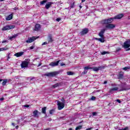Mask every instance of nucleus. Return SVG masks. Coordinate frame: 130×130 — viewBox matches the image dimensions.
I'll return each instance as SVG.
<instances>
[{
	"mask_svg": "<svg viewBox=\"0 0 130 130\" xmlns=\"http://www.w3.org/2000/svg\"><path fill=\"white\" fill-rule=\"evenodd\" d=\"M92 69H93V68L89 67V66H87L84 68V70L85 71H88V70H92Z\"/></svg>",
	"mask_w": 130,
	"mask_h": 130,
	"instance_id": "24",
	"label": "nucleus"
},
{
	"mask_svg": "<svg viewBox=\"0 0 130 130\" xmlns=\"http://www.w3.org/2000/svg\"><path fill=\"white\" fill-rule=\"evenodd\" d=\"M61 101H62V103H64L65 102V100H64V98H62L61 99Z\"/></svg>",
	"mask_w": 130,
	"mask_h": 130,
	"instance_id": "42",
	"label": "nucleus"
},
{
	"mask_svg": "<svg viewBox=\"0 0 130 130\" xmlns=\"http://www.w3.org/2000/svg\"><path fill=\"white\" fill-rule=\"evenodd\" d=\"M106 28H107L108 29H113L114 28H115V25L113 24H108L106 25Z\"/></svg>",
	"mask_w": 130,
	"mask_h": 130,
	"instance_id": "10",
	"label": "nucleus"
},
{
	"mask_svg": "<svg viewBox=\"0 0 130 130\" xmlns=\"http://www.w3.org/2000/svg\"><path fill=\"white\" fill-rule=\"evenodd\" d=\"M67 75L68 76H73V75H75V73L72 72L71 71H68V72H67Z\"/></svg>",
	"mask_w": 130,
	"mask_h": 130,
	"instance_id": "25",
	"label": "nucleus"
},
{
	"mask_svg": "<svg viewBox=\"0 0 130 130\" xmlns=\"http://www.w3.org/2000/svg\"><path fill=\"white\" fill-rule=\"evenodd\" d=\"M104 84H107V81H104Z\"/></svg>",
	"mask_w": 130,
	"mask_h": 130,
	"instance_id": "58",
	"label": "nucleus"
},
{
	"mask_svg": "<svg viewBox=\"0 0 130 130\" xmlns=\"http://www.w3.org/2000/svg\"><path fill=\"white\" fill-rule=\"evenodd\" d=\"M92 129V127H90V128H86V130H90V129Z\"/></svg>",
	"mask_w": 130,
	"mask_h": 130,
	"instance_id": "54",
	"label": "nucleus"
},
{
	"mask_svg": "<svg viewBox=\"0 0 130 130\" xmlns=\"http://www.w3.org/2000/svg\"><path fill=\"white\" fill-rule=\"evenodd\" d=\"M23 54H24V52H18L14 54V56H16V57H20V56H22Z\"/></svg>",
	"mask_w": 130,
	"mask_h": 130,
	"instance_id": "12",
	"label": "nucleus"
},
{
	"mask_svg": "<svg viewBox=\"0 0 130 130\" xmlns=\"http://www.w3.org/2000/svg\"><path fill=\"white\" fill-rule=\"evenodd\" d=\"M38 38H39V37H29L27 40L26 41V43H32V42H34Z\"/></svg>",
	"mask_w": 130,
	"mask_h": 130,
	"instance_id": "2",
	"label": "nucleus"
},
{
	"mask_svg": "<svg viewBox=\"0 0 130 130\" xmlns=\"http://www.w3.org/2000/svg\"><path fill=\"white\" fill-rule=\"evenodd\" d=\"M60 85H61L60 83H55L54 85H52V87L53 88H56V87H58V86H59Z\"/></svg>",
	"mask_w": 130,
	"mask_h": 130,
	"instance_id": "23",
	"label": "nucleus"
},
{
	"mask_svg": "<svg viewBox=\"0 0 130 130\" xmlns=\"http://www.w3.org/2000/svg\"><path fill=\"white\" fill-rule=\"evenodd\" d=\"M40 66H41V63H39V64L38 65V67H40Z\"/></svg>",
	"mask_w": 130,
	"mask_h": 130,
	"instance_id": "61",
	"label": "nucleus"
},
{
	"mask_svg": "<svg viewBox=\"0 0 130 130\" xmlns=\"http://www.w3.org/2000/svg\"><path fill=\"white\" fill-rule=\"evenodd\" d=\"M46 3H47V0H44L43 1H41L40 2V5H44V4H45Z\"/></svg>",
	"mask_w": 130,
	"mask_h": 130,
	"instance_id": "30",
	"label": "nucleus"
},
{
	"mask_svg": "<svg viewBox=\"0 0 130 130\" xmlns=\"http://www.w3.org/2000/svg\"><path fill=\"white\" fill-rule=\"evenodd\" d=\"M29 63L27 61H24L21 64V69H24V68H27L28 67Z\"/></svg>",
	"mask_w": 130,
	"mask_h": 130,
	"instance_id": "7",
	"label": "nucleus"
},
{
	"mask_svg": "<svg viewBox=\"0 0 130 130\" xmlns=\"http://www.w3.org/2000/svg\"><path fill=\"white\" fill-rule=\"evenodd\" d=\"M53 112H54V110H51L49 111V113L50 114H53Z\"/></svg>",
	"mask_w": 130,
	"mask_h": 130,
	"instance_id": "38",
	"label": "nucleus"
},
{
	"mask_svg": "<svg viewBox=\"0 0 130 130\" xmlns=\"http://www.w3.org/2000/svg\"><path fill=\"white\" fill-rule=\"evenodd\" d=\"M46 44H47V42H45L42 44V45H46Z\"/></svg>",
	"mask_w": 130,
	"mask_h": 130,
	"instance_id": "47",
	"label": "nucleus"
},
{
	"mask_svg": "<svg viewBox=\"0 0 130 130\" xmlns=\"http://www.w3.org/2000/svg\"><path fill=\"white\" fill-rule=\"evenodd\" d=\"M56 20L57 21V22H59V21H60V18H56Z\"/></svg>",
	"mask_w": 130,
	"mask_h": 130,
	"instance_id": "48",
	"label": "nucleus"
},
{
	"mask_svg": "<svg viewBox=\"0 0 130 130\" xmlns=\"http://www.w3.org/2000/svg\"><path fill=\"white\" fill-rule=\"evenodd\" d=\"M84 2H86V0H82V3H84Z\"/></svg>",
	"mask_w": 130,
	"mask_h": 130,
	"instance_id": "60",
	"label": "nucleus"
},
{
	"mask_svg": "<svg viewBox=\"0 0 130 130\" xmlns=\"http://www.w3.org/2000/svg\"><path fill=\"white\" fill-rule=\"evenodd\" d=\"M82 129V125H79L75 128V130Z\"/></svg>",
	"mask_w": 130,
	"mask_h": 130,
	"instance_id": "34",
	"label": "nucleus"
},
{
	"mask_svg": "<svg viewBox=\"0 0 130 130\" xmlns=\"http://www.w3.org/2000/svg\"><path fill=\"white\" fill-rule=\"evenodd\" d=\"M102 24H109L108 19H105L102 21Z\"/></svg>",
	"mask_w": 130,
	"mask_h": 130,
	"instance_id": "28",
	"label": "nucleus"
},
{
	"mask_svg": "<svg viewBox=\"0 0 130 130\" xmlns=\"http://www.w3.org/2000/svg\"><path fill=\"white\" fill-rule=\"evenodd\" d=\"M5 99L4 98H0V101H3Z\"/></svg>",
	"mask_w": 130,
	"mask_h": 130,
	"instance_id": "51",
	"label": "nucleus"
},
{
	"mask_svg": "<svg viewBox=\"0 0 130 130\" xmlns=\"http://www.w3.org/2000/svg\"><path fill=\"white\" fill-rule=\"evenodd\" d=\"M98 68L99 69V71H101V70H103V69H105V67L100 66V67H98Z\"/></svg>",
	"mask_w": 130,
	"mask_h": 130,
	"instance_id": "31",
	"label": "nucleus"
},
{
	"mask_svg": "<svg viewBox=\"0 0 130 130\" xmlns=\"http://www.w3.org/2000/svg\"><path fill=\"white\" fill-rule=\"evenodd\" d=\"M123 78V74H119L118 75V79H122Z\"/></svg>",
	"mask_w": 130,
	"mask_h": 130,
	"instance_id": "33",
	"label": "nucleus"
},
{
	"mask_svg": "<svg viewBox=\"0 0 130 130\" xmlns=\"http://www.w3.org/2000/svg\"><path fill=\"white\" fill-rule=\"evenodd\" d=\"M96 100V97L95 96H92L91 98L90 99V100H92L93 101H94V100Z\"/></svg>",
	"mask_w": 130,
	"mask_h": 130,
	"instance_id": "37",
	"label": "nucleus"
},
{
	"mask_svg": "<svg viewBox=\"0 0 130 130\" xmlns=\"http://www.w3.org/2000/svg\"><path fill=\"white\" fill-rule=\"evenodd\" d=\"M60 66H61V67H62V66H64V63H61L60 64Z\"/></svg>",
	"mask_w": 130,
	"mask_h": 130,
	"instance_id": "52",
	"label": "nucleus"
},
{
	"mask_svg": "<svg viewBox=\"0 0 130 130\" xmlns=\"http://www.w3.org/2000/svg\"><path fill=\"white\" fill-rule=\"evenodd\" d=\"M128 19H130V16L128 17Z\"/></svg>",
	"mask_w": 130,
	"mask_h": 130,
	"instance_id": "64",
	"label": "nucleus"
},
{
	"mask_svg": "<svg viewBox=\"0 0 130 130\" xmlns=\"http://www.w3.org/2000/svg\"><path fill=\"white\" fill-rule=\"evenodd\" d=\"M8 82V79L3 80V82L2 83L3 86H6V84Z\"/></svg>",
	"mask_w": 130,
	"mask_h": 130,
	"instance_id": "26",
	"label": "nucleus"
},
{
	"mask_svg": "<svg viewBox=\"0 0 130 130\" xmlns=\"http://www.w3.org/2000/svg\"><path fill=\"white\" fill-rule=\"evenodd\" d=\"M7 42V40H4L2 42V43H6Z\"/></svg>",
	"mask_w": 130,
	"mask_h": 130,
	"instance_id": "53",
	"label": "nucleus"
},
{
	"mask_svg": "<svg viewBox=\"0 0 130 130\" xmlns=\"http://www.w3.org/2000/svg\"><path fill=\"white\" fill-rule=\"evenodd\" d=\"M59 61H60V60H59L56 62H52L49 64V66H50L51 67H56L58 66V63H59Z\"/></svg>",
	"mask_w": 130,
	"mask_h": 130,
	"instance_id": "8",
	"label": "nucleus"
},
{
	"mask_svg": "<svg viewBox=\"0 0 130 130\" xmlns=\"http://www.w3.org/2000/svg\"><path fill=\"white\" fill-rule=\"evenodd\" d=\"M124 71H127V70H130V67H126L123 68Z\"/></svg>",
	"mask_w": 130,
	"mask_h": 130,
	"instance_id": "35",
	"label": "nucleus"
},
{
	"mask_svg": "<svg viewBox=\"0 0 130 130\" xmlns=\"http://www.w3.org/2000/svg\"><path fill=\"white\" fill-rule=\"evenodd\" d=\"M48 41L49 43L53 42V39H52V37L51 36H49L48 37Z\"/></svg>",
	"mask_w": 130,
	"mask_h": 130,
	"instance_id": "17",
	"label": "nucleus"
},
{
	"mask_svg": "<svg viewBox=\"0 0 130 130\" xmlns=\"http://www.w3.org/2000/svg\"><path fill=\"white\" fill-rule=\"evenodd\" d=\"M126 90H128V88L122 87L121 89L119 90V91L120 92L121 91H126Z\"/></svg>",
	"mask_w": 130,
	"mask_h": 130,
	"instance_id": "32",
	"label": "nucleus"
},
{
	"mask_svg": "<svg viewBox=\"0 0 130 130\" xmlns=\"http://www.w3.org/2000/svg\"><path fill=\"white\" fill-rule=\"evenodd\" d=\"M17 36H18V34L14 35V36H13L12 37H10L9 39H10V40H13V39H15V38H16V37H17Z\"/></svg>",
	"mask_w": 130,
	"mask_h": 130,
	"instance_id": "21",
	"label": "nucleus"
},
{
	"mask_svg": "<svg viewBox=\"0 0 130 130\" xmlns=\"http://www.w3.org/2000/svg\"><path fill=\"white\" fill-rule=\"evenodd\" d=\"M52 5H53V2H48L46 4L45 8L46 10H49V8H51L52 7Z\"/></svg>",
	"mask_w": 130,
	"mask_h": 130,
	"instance_id": "6",
	"label": "nucleus"
},
{
	"mask_svg": "<svg viewBox=\"0 0 130 130\" xmlns=\"http://www.w3.org/2000/svg\"><path fill=\"white\" fill-rule=\"evenodd\" d=\"M35 78H34V77H31L30 78V81H33V80H35Z\"/></svg>",
	"mask_w": 130,
	"mask_h": 130,
	"instance_id": "49",
	"label": "nucleus"
},
{
	"mask_svg": "<svg viewBox=\"0 0 130 130\" xmlns=\"http://www.w3.org/2000/svg\"><path fill=\"white\" fill-rule=\"evenodd\" d=\"M15 28V25H6L3 27V31H7V30H11V29H14Z\"/></svg>",
	"mask_w": 130,
	"mask_h": 130,
	"instance_id": "4",
	"label": "nucleus"
},
{
	"mask_svg": "<svg viewBox=\"0 0 130 130\" xmlns=\"http://www.w3.org/2000/svg\"><path fill=\"white\" fill-rule=\"evenodd\" d=\"M10 55H11V53H8L7 54V56H8V59H10V58H11Z\"/></svg>",
	"mask_w": 130,
	"mask_h": 130,
	"instance_id": "39",
	"label": "nucleus"
},
{
	"mask_svg": "<svg viewBox=\"0 0 130 130\" xmlns=\"http://www.w3.org/2000/svg\"><path fill=\"white\" fill-rule=\"evenodd\" d=\"M29 48H30V50L34 49V46H31V47H30Z\"/></svg>",
	"mask_w": 130,
	"mask_h": 130,
	"instance_id": "50",
	"label": "nucleus"
},
{
	"mask_svg": "<svg viewBox=\"0 0 130 130\" xmlns=\"http://www.w3.org/2000/svg\"><path fill=\"white\" fill-rule=\"evenodd\" d=\"M95 40H98V41H100L102 43H104L105 40H104V37H101V38H95Z\"/></svg>",
	"mask_w": 130,
	"mask_h": 130,
	"instance_id": "15",
	"label": "nucleus"
},
{
	"mask_svg": "<svg viewBox=\"0 0 130 130\" xmlns=\"http://www.w3.org/2000/svg\"><path fill=\"white\" fill-rule=\"evenodd\" d=\"M74 6H75L74 3L72 4L71 5V8H72V9L74 8Z\"/></svg>",
	"mask_w": 130,
	"mask_h": 130,
	"instance_id": "44",
	"label": "nucleus"
},
{
	"mask_svg": "<svg viewBox=\"0 0 130 130\" xmlns=\"http://www.w3.org/2000/svg\"><path fill=\"white\" fill-rule=\"evenodd\" d=\"M106 30V29L101 30V31L99 33V36H100V37H104V33H105Z\"/></svg>",
	"mask_w": 130,
	"mask_h": 130,
	"instance_id": "9",
	"label": "nucleus"
},
{
	"mask_svg": "<svg viewBox=\"0 0 130 130\" xmlns=\"http://www.w3.org/2000/svg\"><path fill=\"white\" fill-rule=\"evenodd\" d=\"M38 111L35 110L33 112V116L34 117H37V118H38L39 117V115H38Z\"/></svg>",
	"mask_w": 130,
	"mask_h": 130,
	"instance_id": "14",
	"label": "nucleus"
},
{
	"mask_svg": "<svg viewBox=\"0 0 130 130\" xmlns=\"http://www.w3.org/2000/svg\"><path fill=\"white\" fill-rule=\"evenodd\" d=\"M130 47V40H128L124 43L123 47L124 48L126 49V48H128V47Z\"/></svg>",
	"mask_w": 130,
	"mask_h": 130,
	"instance_id": "5",
	"label": "nucleus"
},
{
	"mask_svg": "<svg viewBox=\"0 0 130 130\" xmlns=\"http://www.w3.org/2000/svg\"><path fill=\"white\" fill-rule=\"evenodd\" d=\"M121 49L120 48H117L116 50V51L117 52H118V51H120V50H121Z\"/></svg>",
	"mask_w": 130,
	"mask_h": 130,
	"instance_id": "41",
	"label": "nucleus"
},
{
	"mask_svg": "<svg viewBox=\"0 0 130 130\" xmlns=\"http://www.w3.org/2000/svg\"><path fill=\"white\" fill-rule=\"evenodd\" d=\"M40 28H41L40 24H37L35 25V31H38V30H39V29H40Z\"/></svg>",
	"mask_w": 130,
	"mask_h": 130,
	"instance_id": "16",
	"label": "nucleus"
},
{
	"mask_svg": "<svg viewBox=\"0 0 130 130\" xmlns=\"http://www.w3.org/2000/svg\"><path fill=\"white\" fill-rule=\"evenodd\" d=\"M126 51H128V50H130V48H128L127 50H126Z\"/></svg>",
	"mask_w": 130,
	"mask_h": 130,
	"instance_id": "59",
	"label": "nucleus"
},
{
	"mask_svg": "<svg viewBox=\"0 0 130 130\" xmlns=\"http://www.w3.org/2000/svg\"><path fill=\"white\" fill-rule=\"evenodd\" d=\"M44 130H50V128H46V129H44Z\"/></svg>",
	"mask_w": 130,
	"mask_h": 130,
	"instance_id": "55",
	"label": "nucleus"
},
{
	"mask_svg": "<svg viewBox=\"0 0 130 130\" xmlns=\"http://www.w3.org/2000/svg\"><path fill=\"white\" fill-rule=\"evenodd\" d=\"M106 53H108V52L104 51V52H102L101 54H102V55H104L106 54Z\"/></svg>",
	"mask_w": 130,
	"mask_h": 130,
	"instance_id": "36",
	"label": "nucleus"
},
{
	"mask_svg": "<svg viewBox=\"0 0 130 130\" xmlns=\"http://www.w3.org/2000/svg\"><path fill=\"white\" fill-rule=\"evenodd\" d=\"M87 73H88V71H86L84 70V71L82 73V75H86V74H87Z\"/></svg>",
	"mask_w": 130,
	"mask_h": 130,
	"instance_id": "40",
	"label": "nucleus"
},
{
	"mask_svg": "<svg viewBox=\"0 0 130 130\" xmlns=\"http://www.w3.org/2000/svg\"><path fill=\"white\" fill-rule=\"evenodd\" d=\"M115 19L114 17L113 18H111L109 19H108V23L109 24L110 23H112V22H113V20Z\"/></svg>",
	"mask_w": 130,
	"mask_h": 130,
	"instance_id": "20",
	"label": "nucleus"
},
{
	"mask_svg": "<svg viewBox=\"0 0 130 130\" xmlns=\"http://www.w3.org/2000/svg\"><path fill=\"white\" fill-rule=\"evenodd\" d=\"M97 115V113L96 112H93L92 113V115L93 116H95V115Z\"/></svg>",
	"mask_w": 130,
	"mask_h": 130,
	"instance_id": "45",
	"label": "nucleus"
},
{
	"mask_svg": "<svg viewBox=\"0 0 130 130\" xmlns=\"http://www.w3.org/2000/svg\"><path fill=\"white\" fill-rule=\"evenodd\" d=\"M116 101H117V102H118V103H121V101H120L119 100V99H117V100H116Z\"/></svg>",
	"mask_w": 130,
	"mask_h": 130,
	"instance_id": "46",
	"label": "nucleus"
},
{
	"mask_svg": "<svg viewBox=\"0 0 130 130\" xmlns=\"http://www.w3.org/2000/svg\"><path fill=\"white\" fill-rule=\"evenodd\" d=\"M117 90H118V87H113L110 89V92H112L113 91H117Z\"/></svg>",
	"mask_w": 130,
	"mask_h": 130,
	"instance_id": "19",
	"label": "nucleus"
},
{
	"mask_svg": "<svg viewBox=\"0 0 130 130\" xmlns=\"http://www.w3.org/2000/svg\"><path fill=\"white\" fill-rule=\"evenodd\" d=\"M91 70H92V71L94 72H98L99 71L98 67L92 68Z\"/></svg>",
	"mask_w": 130,
	"mask_h": 130,
	"instance_id": "29",
	"label": "nucleus"
},
{
	"mask_svg": "<svg viewBox=\"0 0 130 130\" xmlns=\"http://www.w3.org/2000/svg\"><path fill=\"white\" fill-rule=\"evenodd\" d=\"M12 125H13V126H15V123H12Z\"/></svg>",
	"mask_w": 130,
	"mask_h": 130,
	"instance_id": "62",
	"label": "nucleus"
},
{
	"mask_svg": "<svg viewBox=\"0 0 130 130\" xmlns=\"http://www.w3.org/2000/svg\"><path fill=\"white\" fill-rule=\"evenodd\" d=\"M9 49L8 48H7L6 47L4 48H0V51H4L5 50H8Z\"/></svg>",
	"mask_w": 130,
	"mask_h": 130,
	"instance_id": "27",
	"label": "nucleus"
},
{
	"mask_svg": "<svg viewBox=\"0 0 130 130\" xmlns=\"http://www.w3.org/2000/svg\"><path fill=\"white\" fill-rule=\"evenodd\" d=\"M13 10H15V11L18 10V8H16V7L13 9Z\"/></svg>",
	"mask_w": 130,
	"mask_h": 130,
	"instance_id": "56",
	"label": "nucleus"
},
{
	"mask_svg": "<svg viewBox=\"0 0 130 130\" xmlns=\"http://www.w3.org/2000/svg\"><path fill=\"white\" fill-rule=\"evenodd\" d=\"M46 109H47L46 107L43 108L42 109V113H43L44 114H46Z\"/></svg>",
	"mask_w": 130,
	"mask_h": 130,
	"instance_id": "22",
	"label": "nucleus"
},
{
	"mask_svg": "<svg viewBox=\"0 0 130 130\" xmlns=\"http://www.w3.org/2000/svg\"><path fill=\"white\" fill-rule=\"evenodd\" d=\"M59 73L57 71H55L53 72H50L48 73L47 74H45V76H46V77H55V76H57Z\"/></svg>",
	"mask_w": 130,
	"mask_h": 130,
	"instance_id": "1",
	"label": "nucleus"
},
{
	"mask_svg": "<svg viewBox=\"0 0 130 130\" xmlns=\"http://www.w3.org/2000/svg\"><path fill=\"white\" fill-rule=\"evenodd\" d=\"M69 130H73V128H69Z\"/></svg>",
	"mask_w": 130,
	"mask_h": 130,
	"instance_id": "63",
	"label": "nucleus"
},
{
	"mask_svg": "<svg viewBox=\"0 0 130 130\" xmlns=\"http://www.w3.org/2000/svg\"><path fill=\"white\" fill-rule=\"evenodd\" d=\"M122 17H123V14H118V15H116V16L114 17V19H121V18H122Z\"/></svg>",
	"mask_w": 130,
	"mask_h": 130,
	"instance_id": "13",
	"label": "nucleus"
},
{
	"mask_svg": "<svg viewBox=\"0 0 130 130\" xmlns=\"http://www.w3.org/2000/svg\"><path fill=\"white\" fill-rule=\"evenodd\" d=\"M88 32H89V29H88V28H84L81 32V34L82 35H85V34H87V33H88Z\"/></svg>",
	"mask_w": 130,
	"mask_h": 130,
	"instance_id": "11",
	"label": "nucleus"
},
{
	"mask_svg": "<svg viewBox=\"0 0 130 130\" xmlns=\"http://www.w3.org/2000/svg\"><path fill=\"white\" fill-rule=\"evenodd\" d=\"M57 103L58 110H61V109L64 108V103L57 101Z\"/></svg>",
	"mask_w": 130,
	"mask_h": 130,
	"instance_id": "3",
	"label": "nucleus"
},
{
	"mask_svg": "<svg viewBox=\"0 0 130 130\" xmlns=\"http://www.w3.org/2000/svg\"><path fill=\"white\" fill-rule=\"evenodd\" d=\"M16 129H18V128H19V126L18 125L16 126Z\"/></svg>",
	"mask_w": 130,
	"mask_h": 130,
	"instance_id": "57",
	"label": "nucleus"
},
{
	"mask_svg": "<svg viewBox=\"0 0 130 130\" xmlns=\"http://www.w3.org/2000/svg\"><path fill=\"white\" fill-rule=\"evenodd\" d=\"M12 19H13V14H12L9 15L6 18L7 21H10V20H12Z\"/></svg>",
	"mask_w": 130,
	"mask_h": 130,
	"instance_id": "18",
	"label": "nucleus"
},
{
	"mask_svg": "<svg viewBox=\"0 0 130 130\" xmlns=\"http://www.w3.org/2000/svg\"><path fill=\"white\" fill-rule=\"evenodd\" d=\"M29 106H30L29 105H25L23 106V107H26L27 108H28V107H29Z\"/></svg>",
	"mask_w": 130,
	"mask_h": 130,
	"instance_id": "43",
	"label": "nucleus"
}]
</instances>
